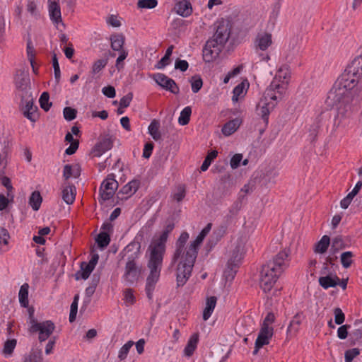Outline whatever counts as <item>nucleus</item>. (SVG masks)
<instances>
[{"label":"nucleus","instance_id":"nucleus-1","mask_svg":"<svg viewBox=\"0 0 362 362\" xmlns=\"http://www.w3.org/2000/svg\"><path fill=\"white\" fill-rule=\"evenodd\" d=\"M361 79L355 76V74H348L346 67L329 92L328 99L337 106L335 120L338 121V126L348 124L349 119L358 109L360 100L358 96L354 95L352 90Z\"/></svg>","mask_w":362,"mask_h":362},{"label":"nucleus","instance_id":"nucleus-2","mask_svg":"<svg viewBox=\"0 0 362 362\" xmlns=\"http://www.w3.org/2000/svg\"><path fill=\"white\" fill-rule=\"evenodd\" d=\"M288 257V252L284 250L262 265L260 270L259 286L264 292L267 293L272 290L286 267L285 261Z\"/></svg>","mask_w":362,"mask_h":362},{"label":"nucleus","instance_id":"nucleus-3","mask_svg":"<svg viewBox=\"0 0 362 362\" xmlns=\"http://www.w3.org/2000/svg\"><path fill=\"white\" fill-rule=\"evenodd\" d=\"M230 28L223 21L220 23L216 32L205 43L202 50L203 60L209 63L216 59L221 52L230 37Z\"/></svg>","mask_w":362,"mask_h":362},{"label":"nucleus","instance_id":"nucleus-4","mask_svg":"<svg viewBox=\"0 0 362 362\" xmlns=\"http://www.w3.org/2000/svg\"><path fill=\"white\" fill-rule=\"evenodd\" d=\"M283 90L282 85L272 81L257 105V115L261 116L266 124H268L270 112L275 108L278 102L283 98Z\"/></svg>","mask_w":362,"mask_h":362},{"label":"nucleus","instance_id":"nucleus-5","mask_svg":"<svg viewBox=\"0 0 362 362\" xmlns=\"http://www.w3.org/2000/svg\"><path fill=\"white\" fill-rule=\"evenodd\" d=\"M164 254L158 253L155 250H150L149 259L147 267L150 270L149 274L146 278V293L149 300L153 298V293L156 284L159 280L160 271L163 264Z\"/></svg>","mask_w":362,"mask_h":362},{"label":"nucleus","instance_id":"nucleus-6","mask_svg":"<svg viewBox=\"0 0 362 362\" xmlns=\"http://www.w3.org/2000/svg\"><path fill=\"white\" fill-rule=\"evenodd\" d=\"M177 267V286H183L191 276L194 261L189 260L182 255Z\"/></svg>","mask_w":362,"mask_h":362},{"label":"nucleus","instance_id":"nucleus-7","mask_svg":"<svg viewBox=\"0 0 362 362\" xmlns=\"http://www.w3.org/2000/svg\"><path fill=\"white\" fill-rule=\"evenodd\" d=\"M33 325H30L28 330L30 333H38V340L43 342L50 337L55 329V325L52 320H45L39 322L33 320Z\"/></svg>","mask_w":362,"mask_h":362},{"label":"nucleus","instance_id":"nucleus-8","mask_svg":"<svg viewBox=\"0 0 362 362\" xmlns=\"http://www.w3.org/2000/svg\"><path fill=\"white\" fill-rule=\"evenodd\" d=\"M113 173L107 175L100 185L99 194L103 202L110 199L118 188L119 185Z\"/></svg>","mask_w":362,"mask_h":362},{"label":"nucleus","instance_id":"nucleus-9","mask_svg":"<svg viewBox=\"0 0 362 362\" xmlns=\"http://www.w3.org/2000/svg\"><path fill=\"white\" fill-rule=\"evenodd\" d=\"M141 274V267L136 263L135 256L128 257L125 264L124 280L129 284L136 282Z\"/></svg>","mask_w":362,"mask_h":362},{"label":"nucleus","instance_id":"nucleus-10","mask_svg":"<svg viewBox=\"0 0 362 362\" xmlns=\"http://www.w3.org/2000/svg\"><path fill=\"white\" fill-rule=\"evenodd\" d=\"M242 248L240 245H238L232 250L231 256L228 261V270L226 271L227 276L234 277L237 272V269L239 267L241 259H243Z\"/></svg>","mask_w":362,"mask_h":362},{"label":"nucleus","instance_id":"nucleus-11","mask_svg":"<svg viewBox=\"0 0 362 362\" xmlns=\"http://www.w3.org/2000/svg\"><path fill=\"white\" fill-rule=\"evenodd\" d=\"M153 80L162 88L170 91L173 94H178L180 88L175 81L168 77L164 74L157 73L153 75Z\"/></svg>","mask_w":362,"mask_h":362},{"label":"nucleus","instance_id":"nucleus-12","mask_svg":"<svg viewBox=\"0 0 362 362\" xmlns=\"http://www.w3.org/2000/svg\"><path fill=\"white\" fill-rule=\"evenodd\" d=\"M189 239V233L186 231L182 232L175 243V250L172 257L171 266L175 264L180 257L185 255V245Z\"/></svg>","mask_w":362,"mask_h":362},{"label":"nucleus","instance_id":"nucleus-13","mask_svg":"<svg viewBox=\"0 0 362 362\" xmlns=\"http://www.w3.org/2000/svg\"><path fill=\"white\" fill-rule=\"evenodd\" d=\"M20 107L23 115L33 122H35L39 116L37 113V107L34 105L33 98L21 101Z\"/></svg>","mask_w":362,"mask_h":362},{"label":"nucleus","instance_id":"nucleus-14","mask_svg":"<svg viewBox=\"0 0 362 362\" xmlns=\"http://www.w3.org/2000/svg\"><path fill=\"white\" fill-rule=\"evenodd\" d=\"M140 186V180L134 179L126 184L117 193V198L121 200H126L136 193Z\"/></svg>","mask_w":362,"mask_h":362},{"label":"nucleus","instance_id":"nucleus-15","mask_svg":"<svg viewBox=\"0 0 362 362\" xmlns=\"http://www.w3.org/2000/svg\"><path fill=\"white\" fill-rule=\"evenodd\" d=\"M272 336L273 332L269 330L266 327H261L257 338L255 341L253 354L256 355L258 353L260 348H262L264 345L269 344V340L272 337Z\"/></svg>","mask_w":362,"mask_h":362},{"label":"nucleus","instance_id":"nucleus-16","mask_svg":"<svg viewBox=\"0 0 362 362\" xmlns=\"http://www.w3.org/2000/svg\"><path fill=\"white\" fill-rule=\"evenodd\" d=\"M15 84L18 90L30 87V77L27 72L19 69L17 71L15 76Z\"/></svg>","mask_w":362,"mask_h":362},{"label":"nucleus","instance_id":"nucleus-17","mask_svg":"<svg viewBox=\"0 0 362 362\" xmlns=\"http://www.w3.org/2000/svg\"><path fill=\"white\" fill-rule=\"evenodd\" d=\"M304 319L305 315L303 312L297 313L290 322L287 329V333L290 335H295L299 330L300 325Z\"/></svg>","mask_w":362,"mask_h":362},{"label":"nucleus","instance_id":"nucleus-18","mask_svg":"<svg viewBox=\"0 0 362 362\" xmlns=\"http://www.w3.org/2000/svg\"><path fill=\"white\" fill-rule=\"evenodd\" d=\"M175 9L176 13L182 17H188L192 13L191 3L187 0H182L176 3Z\"/></svg>","mask_w":362,"mask_h":362},{"label":"nucleus","instance_id":"nucleus-19","mask_svg":"<svg viewBox=\"0 0 362 362\" xmlns=\"http://www.w3.org/2000/svg\"><path fill=\"white\" fill-rule=\"evenodd\" d=\"M348 73L362 78V56L356 57L350 64L347 66Z\"/></svg>","mask_w":362,"mask_h":362},{"label":"nucleus","instance_id":"nucleus-20","mask_svg":"<svg viewBox=\"0 0 362 362\" xmlns=\"http://www.w3.org/2000/svg\"><path fill=\"white\" fill-rule=\"evenodd\" d=\"M168 237L161 233L159 238L156 240L150 246V250H155L158 253L165 254V243Z\"/></svg>","mask_w":362,"mask_h":362},{"label":"nucleus","instance_id":"nucleus-21","mask_svg":"<svg viewBox=\"0 0 362 362\" xmlns=\"http://www.w3.org/2000/svg\"><path fill=\"white\" fill-rule=\"evenodd\" d=\"M42 351L40 347H33L28 354L24 356L23 362H43Z\"/></svg>","mask_w":362,"mask_h":362},{"label":"nucleus","instance_id":"nucleus-22","mask_svg":"<svg viewBox=\"0 0 362 362\" xmlns=\"http://www.w3.org/2000/svg\"><path fill=\"white\" fill-rule=\"evenodd\" d=\"M111 48L114 51L125 50L124 45L125 42V37L122 33H115L110 36Z\"/></svg>","mask_w":362,"mask_h":362},{"label":"nucleus","instance_id":"nucleus-23","mask_svg":"<svg viewBox=\"0 0 362 362\" xmlns=\"http://www.w3.org/2000/svg\"><path fill=\"white\" fill-rule=\"evenodd\" d=\"M339 278L335 274L334 276L327 275L319 278V284L325 289L335 287L338 285Z\"/></svg>","mask_w":362,"mask_h":362},{"label":"nucleus","instance_id":"nucleus-24","mask_svg":"<svg viewBox=\"0 0 362 362\" xmlns=\"http://www.w3.org/2000/svg\"><path fill=\"white\" fill-rule=\"evenodd\" d=\"M93 269V267L89 264L83 262L81 263L80 270L75 274V279L76 280H79L80 279L86 280L89 277Z\"/></svg>","mask_w":362,"mask_h":362},{"label":"nucleus","instance_id":"nucleus-25","mask_svg":"<svg viewBox=\"0 0 362 362\" xmlns=\"http://www.w3.org/2000/svg\"><path fill=\"white\" fill-rule=\"evenodd\" d=\"M49 14L50 19L54 24L62 23L61 8L59 4L49 5Z\"/></svg>","mask_w":362,"mask_h":362},{"label":"nucleus","instance_id":"nucleus-26","mask_svg":"<svg viewBox=\"0 0 362 362\" xmlns=\"http://www.w3.org/2000/svg\"><path fill=\"white\" fill-rule=\"evenodd\" d=\"M62 199L67 204H71L76 197V187L74 185H68L65 187L62 192Z\"/></svg>","mask_w":362,"mask_h":362},{"label":"nucleus","instance_id":"nucleus-27","mask_svg":"<svg viewBox=\"0 0 362 362\" xmlns=\"http://www.w3.org/2000/svg\"><path fill=\"white\" fill-rule=\"evenodd\" d=\"M240 124V121L237 118L230 120L223 125L221 132L225 136H230L238 129Z\"/></svg>","mask_w":362,"mask_h":362},{"label":"nucleus","instance_id":"nucleus-28","mask_svg":"<svg viewBox=\"0 0 362 362\" xmlns=\"http://www.w3.org/2000/svg\"><path fill=\"white\" fill-rule=\"evenodd\" d=\"M200 245L201 243L197 242L196 240H193L190 243L189 247L187 248L184 257L189 260L195 262L198 254L199 247L200 246Z\"/></svg>","mask_w":362,"mask_h":362},{"label":"nucleus","instance_id":"nucleus-29","mask_svg":"<svg viewBox=\"0 0 362 362\" xmlns=\"http://www.w3.org/2000/svg\"><path fill=\"white\" fill-rule=\"evenodd\" d=\"M200 245L201 243L197 242L196 240H193L190 243L189 247L187 248L184 257L189 260L195 262L198 254L199 247L200 246Z\"/></svg>","mask_w":362,"mask_h":362},{"label":"nucleus","instance_id":"nucleus-30","mask_svg":"<svg viewBox=\"0 0 362 362\" xmlns=\"http://www.w3.org/2000/svg\"><path fill=\"white\" fill-rule=\"evenodd\" d=\"M217 298L216 296H211L207 298L206 307L203 311V319L207 320L211 315L215 306L216 305Z\"/></svg>","mask_w":362,"mask_h":362},{"label":"nucleus","instance_id":"nucleus-31","mask_svg":"<svg viewBox=\"0 0 362 362\" xmlns=\"http://www.w3.org/2000/svg\"><path fill=\"white\" fill-rule=\"evenodd\" d=\"M257 47L261 50H266L272 45V35L269 33H264L262 35H258L256 40Z\"/></svg>","mask_w":362,"mask_h":362},{"label":"nucleus","instance_id":"nucleus-32","mask_svg":"<svg viewBox=\"0 0 362 362\" xmlns=\"http://www.w3.org/2000/svg\"><path fill=\"white\" fill-rule=\"evenodd\" d=\"M199 341L198 334H192L187 341V344L184 349L185 354L187 356H191L195 351Z\"/></svg>","mask_w":362,"mask_h":362},{"label":"nucleus","instance_id":"nucleus-33","mask_svg":"<svg viewBox=\"0 0 362 362\" xmlns=\"http://www.w3.org/2000/svg\"><path fill=\"white\" fill-rule=\"evenodd\" d=\"M28 289L29 285L27 283L23 284L18 293L19 303L23 308H28L29 304L28 300Z\"/></svg>","mask_w":362,"mask_h":362},{"label":"nucleus","instance_id":"nucleus-34","mask_svg":"<svg viewBox=\"0 0 362 362\" xmlns=\"http://www.w3.org/2000/svg\"><path fill=\"white\" fill-rule=\"evenodd\" d=\"M346 247V245L342 239V237L341 235H337L332 239L330 252L332 255H335L339 250L344 249Z\"/></svg>","mask_w":362,"mask_h":362},{"label":"nucleus","instance_id":"nucleus-35","mask_svg":"<svg viewBox=\"0 0 362 362\" xmlns=\"http://www.w3.org/2000/svg\"><path fill=\"white\" fill-rule=\"evenodd\" d=\"M141 244L139 242H132L124 250L125 255L131 253L128 257H134L137 259L140 253Z\"/></svg>","mask_w":362,"mask_h":362},{"label":"nucleus","instance_id":"nucleus-36","mask_svg":"<svg viewBox=\"0 0 362 362\" xmlns=\"http://www.w3.org/2000/svg\"><path fill=\"white\" fill-rule=\"evenodd\" d=\"M330 244V238L328 235H323L320 241L315 245V252L317 253H325Z\"/></svg>","mask_w":362,"mask_h":362},{"label":"nucleus","instance_id":"nucleus-37","mask_svg":"<svg viewBox=\"0 0 362 362\" xmlns=\"http://www.w3.org/2000/svg\"><path fill=\"white\" fill-rule=\"evenodd\" d=\"M42 202V198L39 191H34L32 192L29 198V204L34 211H37Z\"/></svg>","mask_w":362,"mask_h":362},{"label":"nucleus","instance_id":"nucleus-38","mask_svg":"<svg viewBox=\"0 0 362 362\" xmlns=\"http://www.w3.org/2000/svg\"><path fill=\"white\" fill-rule=\"evenodd\" d=\"M95 242L100 249L105 248L110 242V235L107 232H100L95 238Z\"/></svg>","mask_w":362,"mask_h":362},{"label":"nucleus","instance_id":"nucleus-39","mask_svg":"<svg viewBox=\"0 0 362 362\" xmlns=\"http://www.w3.org/2000/svg\"><path fill=\"white\" fill-rule=\"evenodd\" d=\"M160 123L158 121L153 119L148 126V132L155 141L160 139L161 134L159 132Z\"/></svg>","mask_w":362,"mask_h":362},{"label":"nucleus","instance_id":"nucleus-40","mask_svg":"<svg viewBox=\"0 0 362 362\" xmlns=\"http://www.w3.org/2000/svg\"><path fill=\"white\" fill-rule=\"evenodd\" d=\"M112 146L113 139L112 136L110 134H106L96 144V151H98V148L100 146H102L103 149L108 151L112 148Z\"/></svg>","mask_w":362,"mask_h":362},{"label":"nucleus","instance_id":"nucleus-41","mask_svg":"<svg viewBox=\"0 0 362 362\" xmlns=\"http://www.w3.org/2000/svg\"><path fill=\"white\" fill-rule=\"evenodd\" d=\"M191 114V107H185L180 112V115L178 118L179 124L182 126L187 125L189 122Z\"/></svg>","mask_w":362,"mask_h":362},{"label":"nucleus","instance_id":"nucleus-42","mask_svg":"<svg viewBox=\"0 0 362 362\" xmlns=\"http://www.w3.org/2000/svg\"><path fill=\"white\" fill-rule=\"evenodd\" d=\"M189 81L191 84L192 90L194 93H198L203 86V81L199 75L192 76Z\"/></svg>","mask_w":362,"mask_h":362},{"label":"nucleus","instance_id":"nucleus-43","mask_svg":"<svg viewBox=\"0 0 362 362\" xmlns=\"http://www.w3.org/2000/svg\"><path fill=\"white\" fill-rule=\"evenodd\" d=\"M218 152L216 150L209 152L206 156L204 162L202 163L200 170L202 171H206L209 168V165H211L214 159L216 158Z\"/></svg>","mask_w":362,"mask_h":362},{"label":"nucleus","instance_id":"nucleus-44","mask_svg":"<svg viewBox=\"0 0 362 362\" xmlns=\"http://www.w3.org/2000/svg\"><path fill=\"white\" fill-rule=\"evenodd\" d=\"M354 253L350 251L344 252L341 255V263L342 266L347 269L351 267L353 263Z\"/></svg>","mask_w":362,"mask_h":362},{"label":"nucleus","instance_id":"nucleus-45","mask_svg":"<svg viewBox=\"0 0 362 362\" xmlns=\"http://www.w3.org/2000/svg\"><path fill=\"white\" fill-rule=\"evenodd\" d=\"M52 66L54 68L55 83L56 85H58L61 78V71L58 59L55 53H54L52 55Z\"/></svg>","mask_w":362,"mask_h":362},{"label":"nucleus","instance_id":"nucleus-46","mask_svg":"<svg viewBox=\"0 0 362 362\" xmlns=\"http://www.w3.org/2000/svg\"><path fill=\"white\" fill-rule=\"evenodd\" d=\"M49 94L48 92H43L39 99L41 108L46 112H47L52 106V103H49Z\"/></svg>","mask_w":362,"mask_h":362},{"label":"nucleus","instance_id":"nucleus-47","mask_svg":"<svg viewBox=\"0 0 362 362\" xmlns=\"http://www.w3.org/2000/svg\"><path fill=\"white\" fill-rule=\"evenodd\" d=\"M157 0H139L136 6L138 8L152 9L157 6Z\"/></svg>","mask_w":362,"mask_h":362},{"label":"nucleus","instance_id":"nucleus-48","mask_svg":"<svg viewBox=\"0 0 362 362\" xmlns=\"http://www.w3.org/2000/svg\"><path fill=\"white\" fill-rule=\"evenodd\" d=\"M17 341L15 339H8L4 343L3 353L5 355H11L16 346Z\"/></svg>","mask_w":362,"mask_h":362},{"label":"nucleus","instance_id":"nucleus-49","mask_svg":"<svg viewBox=\"0 0 362 362\" xmlns=\"http://www.w3.org/2000/svg\"><path fill=\"white\" fill-rule=\"evenodd\" d=\"M133 344L134 341H129L120 348L119 351L118 358L121 361L124 360L127 358L129 349L133 346Z\"/></svg>","mask_w":362,"mask_h":362},{"label":"nucleus","instance_id":"nucleus-50","mask_svg":"<svg viewBox=\"0 0 362 362\" xmlns=\"http://www.w3.org/2000/svg\"><path fill=\"white\" fill-rule=\"evenodd\" d=\"M360 354V350L358 348L348 349L344 353L345 362H352L354 358Z\"/></svg>","mask_w":362,"mask_h":362},{"label":"nucleus","instance_id":"nucleus-51","mask_svg":"<svg viewBox=\"0 0 362 362\" xmlns=\"http://www.w3.org/2000/svg\"><path fill=\"white\" fill-rule=\"evenodd\" d=\"M64 117L67 121H72L76 117L77 110L71 107H66L63 110Z\"/></svg>","mask_w":362,"mask_h":362},{"label":"nucleus","instance_id":"nucleus-52","mask_svg":"<svg viewBox=\"0 0 362 362\" xmlns=\"http://www.w3.org/2000/svg\"><path fill=\"white\" fill-rule=\"evenodd\" d=\"M1 183L3 186H4L7 190V197H11V199H13V194H11V192L13 190V186L11 185V182L9 177L7 176H3L1 177Z\"/></svg>","mask_w":362,"mask_h":362},{"label":"nucleus","instance_id":"nucleus-53","mask_svg":"<svg viewBox=\"0 0 362 362\" xmlns=\"http://www.w3.org/2000/svg\"><path fill=\"white\" fill-rule=\"evenodd\" d=\"M107 64V59H100L96 60L92 66V72L97 74L100 72Z\"/></svg>","mask_w":362,"mask_h":362},{"label":"nucleus","instance_id":"nucleus-54","mask_svg":"<svg viewBox=\"0 0 362 362\" xmlns=\"http://www.w3.org/2000/svg\"><path fill=\"white\" fill-rule=\"evenodd\" d=\"M119 52V55L116 60L115 66L118 71H120L124 68L123 61L127 57L128 52L127 50H122Z\"/></svg>","mask_w":362,"mask_h":362},{"label":"nucleus","instance_id":"nucleus-55","mask_svg":"<svg viewBox=\"0 0 362 362\" xmlns=\"http://www.w3.org/2000/svg\"><path fill=\"white\" fill-rule=\"evenodd\" d=\"M362 339V328L356 329L350 334L351 344L354 345Z\"/></svg>","mask_w":362,"mask_h":362},{"label":"nucleus","instance_id":"nucleus-56","mask_svg":"<svg viewBox=\"0 0 362 362\" xmlns=\"http://www.w3.org/2000/svg\"><path fill=\"white\" fill-rule=\"evenodd\" d=\"M334 322L337 325H342L345 320V315L339 308L334 310Z\"/></svg>","mask_w":362,"mask_h":362},{"label":"nucleus","instance_id":"nucleus-57","mask_svg":"<svg viewBox=\"0 0 362 362\" xmlns=\"http://www.w3.org/2000/svg\"><path fill=\"white\" fill-rule=\"evenodd\" d=\"M275 320V316L273 313L269 312L267 313V316L265 317L262 327H267L269 330H271L273 332V327H269V325L270 324H272Z\"/></svg>","mask_w":362,"mask_h":362},{"label":"nucleus","instance_id":"nucleus-58","mask_svg":"<svg viewBox=\"0 0 362 362\" xmlns=\"http://www.w3.org/2000/svg\"><path fill=\"white\" fill-rule=\"evenodd\" d=\"M30 87H27L26 88L18 90V95L21 98V101L28 100L29 99H33V97L32 93L30 92Z\"/></svg>","mask_w":362,"mask_h":362},{"label":"nucleus","instance_id":"nucleus-59","mask_svg":"<svg viewBox=\"0 0 362 362\" xmlns=\"http://www.w3.org/2000/svg\"><path fill=\"white\" fill-rule=\"evenodd\" d=\"M351 325H344L340 326L337 329V337L340 339H345L348 337V330L350 329Z\"/></svg>","mask_w":362,"mask_h":362},{"label":"nucleus","instance_id":"nucleus-60","mask_svg":"<svg viewBox=\"0 0 362 362\" xmlns=\"http://www.w3.org/2000/svg\"><path fill=\"white\" fill-rule=\"evenodd\" d=\"M244 90V84L243 83L236 86L233 91V95L232 97V100L233 102H237L238 100L239 97L243 94Z\"/></svg>","mask_w":362,"mask_h":362},{"label":"nucleus","instance_id":"nucleus-61","mask_svg":"<svg viewBox=\"0 0 362 362\" xmlns=\"http://www.w3.org/2000/svg\"><path fill=\"white\" fill-rule=\"evenodd\" d=\"M132 98H133V93L132 92H129V93H127V95H125L120 99L119 106L121 107H124V108L129 107L131 103V101L132 100Z\"/></svg>","mask_w":362,"mask_h":362},{"label":"nucleus","instance_id":"nucleus-62","mask_svg":"<svg viewBox=\"0 0 362 362\" xmlns=\"http://www.w3.org/2000/svg\"><path fill=\"white\" fill-rule=\"evenodd\" d=\"M243 159V155L241 153L235 154L230 159V165L232 169H236L240 166V162Z\"/></svg>","mask_w":362,"mask_h":362},{"label":"nucleus","instance_id":"nucleus-63","mask_svg":"<svg viewBox=\"0 0 362 362\" xmlns=\"http://www.w3.org/2000/svg\"><path fill=\"white\" fill-rule=\"evenodd\" d=\"M227 231V226L226 225H221L218 228L214 230L213 234L216 238L221 240V238L226 235Z\"/></svg>","mask_w":362,"mask_h":362},{"label":"nucleus","instance_id":"nucleus-64","mask_svg":"<svg viewBox=\"0 0 362 362\" xmlns=\"http://www.w3.org/2000/svg\"><path fill=\"white\" fill-rule=\"evenodd\" d=\"M154 147L153 142H147L144 145V151L142 156L144 158H149L152 154V151Z\"/></svg>","mask_w":362,"mask_h":362}]
</instances>
